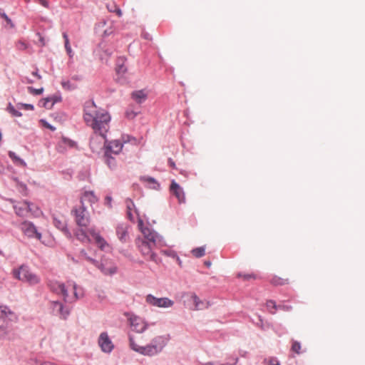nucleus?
Returning a JSON list of instances; mask_svg holds the SVG:
<instances>
[{
  "label": "nucleus",
  "instance_id": "nucleus-1",
  "mask_svg": "<svg viewBox=\"0 0 365 365\" xmlns=\"http://www.w3.org/2000/svg\"><path fill=\"white\" fill-rule=\"evenodd\" d=\"M83 119L86 125L93 129L94 134L106 135L109 130L111 120L109 113L98 108L93 101L86 103Z\"/></svg>",
  "mask_w": 365,
  "mask_h": 365
},
{
  "label": "nucleus",
  "instance_id": "nucleus-2",
  "mask_svg": "<svg viewBox=\"0 0 365 365\" xmlns=\"http://www.w3.org/2000/svg\"><path fill=\"white\" fill-rule=\"evenodd\" d=\"M143 238L138 237L135 240V245L143 258L148 261L154 262L156 264L160 262L155 252L156 242L158 236L150 230H143Z\"/></svg>",
  "mask_w": 365,
  "mask_h": 365
},
{
  "label": "nucleus",
  "instance_id": "nucleus-3",
  "mask_svg": "<svg viewBox=\"0 0 365 365\" xmlns=\"http://www.w3.org/2000/svg\"><path fill=\"white\" fill-rule=\"evenodd\" d=\"M166 344V340L163 336H157L146 345L137 344L133 337H130V346L134 351L145 355L154 356L162 351Z\"/></svg>",
  "mask_w": 365,
  "mask_h": 365
},
{
  "label": "nucleus",
  "instance_id": "nucleus-4",
  "mask_svg": "<svg viewBox=\"0 0 365 365\" xmlns=\"http://www.w3.org/2000/svg\"><path fill=\"white\" fill-rule=\"evenodd\" d=\"M50 287L53 292L62 295L66 302H72L83 296L82 293L77 292V286L73 282H68L67 284L53 282L50 284Z\"/></svg>",
  "mask_w": 365,
  "mask_h": 365
},
{
  "label": "nucleus",
  "instance_id": "nucleus-5",
  "mask_svg": "<svg viewBox=\"0 0 365 365\" xmlns=\"http://www.w3.org/2000/svg\"><path fill=\"white\" fill-rule=\"evenodd\" d=\"M75 235L76 238L82 242H90L91 239L89 235L91 236L98 248L103 251L110 248V245L94 227L89 228L87 231L82 228L78 229L75 232Z\"/></svg>",
  "mask_w": 365,
  "mask_h": 365
},
{
  "label": "nucleus",
  "instance_id": "nucleus-6",
  "mask_svg": "<svg viewBox=\"0 0 365 365\" xmlns=\"http://www.w3.org/2000/svg\"><path fill=\"white\" fill-rule=\"evenodd\" d=\"M13 276L15 279L27 283L29 285H36L40 283L41 278L34 273L29 267L21 265L12 270Z\"/></svg>",
  "mask_w": 365,
  "mask_h": 365
},
{
  "label": "nucleus",
  "instance_id": "nucleus-7",
  "mask_svg": "<svg viewBox=\"0 0 365 365\" xmlns=\"http://www.w3.org/2000/svg\"><path fill=\"white\" fill-rule=\"evenodd\" d=\"M11 322L9 318L1 319L0 322V339L13 341L16 338L15 329L9 324Z\"/></svg>",
  "mask_w": 365,
  "mask_h": 365
},
{
  "label": "nucleus",
  "instance_id": "nucleus-8",
  "mask_svg": "<svg viewBox=\"0 0 365 365\" xmlns=\"http://www.w3.org/2000/svg\"><path fill=\"white\" fill-rule=\"evenodd\" d=\"M187 307L193 310H202L208 308L209 303L200 299L195 293H187L185 294Z\"/></svg>",
  "mask_w": 365,
  "mask_h": 365
},
{
  "label": "nucleus",
  "instance_id": "nucleus-9",
  "mask_svg": "<svg viewBox=\"0 0 365 365\" xmlns=\"http://www.w3.org/2000/svg\"><path fill=\"white\" fill-rule=\"evenodd\" d=\"M145 302L150 305L160 308H168L174 304V302L168 297L157 298L152 294L146 296Z\"/></svg>",
  "mask_w": 365,
  "mask_h": 365
},
{
  "label": "nucleus",
  "instance_id": "nucleus-10",
  "mask_svg": "<svg viewBox=\"0 0 365 365\" xmlns=\"http://www.w3.org/2000/svg\"><path fill=\"white\" fill-rule=\"evenodd\" d=\"M19 229L27 237H35L41 240V234L37 230L35 225L29 221H24L19 225Z\"/></svg>",
  "mask_w": 365,
  "mask_h": 365
},
{
  "label": "nucleus",
  "instance_id": "nucleus-11",
  "mask_svg": "<svg viewBox=\"0 0 365 365\" xmlns=\"http://www.w3.org/2000/svg\"><path fill=\"white\" fill-rule=\"evenodd\" d=\"M75 215V220L80 227H86L89 223V215L86 211V207L81 205L72 211Z\"/></svg>",
  "mask_w": 365,
  "mask_h": 365
},
{
  "label": "nucleus",
  "instance_id": "nucleus-12",
  "mask_svg": "<svg viewBox=\"0 0 365 365\" xmlns=\"http://www.w3.org/2000/svg\"><path fill=\"white\" fill-rule=\"evenodd\" d=\"M106 135L94 134L90 141V147L93 152H98L106 143Z\"/></svg>",
  "mask_w": 365,
  "mask_h": 365
},
{
  "label": "nucleus",
  "instance_id": "nucleus-13",
  "mask_svg": "<svg viewBox=\"0 0 365 365\" xmlns=\"http://www.w3.org/2000/svg\"><path fill=\"white\" fill-rule=\"evenodd\" d=\"M98 344L101 350L104 352L109 353L113 349V344L110 339L106 332H103L98 338Z\"/></svg>",
  "mask_w": 365,
  "mask_h": 365
},
{
  "label": "nucleus",
  "instance_id": "nucleus-14",
  "mask_svg": "<svg viewBox=\"0 0 365 365\" xmlns=\"http://www.w3.org/2000/svg\"><path fill=\"white\" fill-rule=\"evenodd\" d=\"M171 193L178 199L179 203L185 202V195L182 187L173 180L170 187Z\"/></svg>",
  "mask_w": 365,
  "mask_h": 365
},
{
  "label": "nucleus",
  "instance_id": "nucleus-15",
  "mask_svg": "<svg viewBox=\"0 0 365 365\" xmlns=\"http://www.w3.org/2000/svg\"><path fill=\"white\" fill-rule=\"evenodd\" d=\"M14 208L16 215L22 217L26 216L29 212H33L31 205L26 201L17 202L14 206Z\"/></svg>",
  "mask_w": 365,
  "mask_h": 365
},
{
  "label": "nucleus",
  "instance_id": "nucleus-16",
  "mask_svg": "<svg viewBox=\"0 0 365 365\" xmlns=\"http://www.w3.org/2000/svg\"><path fill=\"white\" fill-rule=\"evenodd\" d=\"M130 325L136 332H143L146 329L145 322L138 317H133L130 319Z\"/></svg>",
  "mask_w": 365,
  "mask_h": 365
},
{
  "label": "nucleus",
  "instance_id": "nucleus-17",
  "mask_svg": "<svg viewBox=\"0 0 365 365\" xmlns=\"http://www.w3.org/2000/svg\"><path fill=\"white\" fill-rule=\"evenodd\" d=\"M96 251L89 249L88 250H81L79 254V257L84 260L97 265L98 262L93 258L96 256Z\"/></svg>",
  "mask_w": 365,
  "mask_h": 365
},
{
  "label": "nucleus",
  "instance_id": "nucleus-18",
  "mask_svg": "<svg viewBox=\"0 0 365 365\" xmlns=\"http://www.w3.org/2000/svg\"><path fill=\"white\" fill-rule=\"evenodd\" d=\"M106 153H111L113 154H118L123 148V142L118 140H114L109 142L106 146Z\"/></svg>",
  "mask_w": 365,
  "mask_h": 365
},
{
  "label": "nucleus",
  "instance_id": "nucleus-19",
  "mask_svg": "<svg viewBox=\"0 0 365 365\" xmlns=\"http://www.w3.org/2000/svg\"><path fill=\"white\" fill-rule=\"evenodd\" d=\"M9 318L11 321L16 322L18 319L16 314L6 306H0V322L2 319Z\"/></svg>",
  "mask_w": 365,
  "mask_h": 365
},
{
  "label": "nucleus",
  "instance_id": "nucleus-20",
  "mask_svg": "<svg viewBox=\"0 0 365 365\" xmlns=\"http://www.w3.org/2000/svg\"><path fill=\"white\" fill-rule=\"evenodd\" d=\"M116 235L121 242H126L129 237L127 225L124 224L118 225L116 227Z\"/></svg>",
  "mask_w": 365,
  "mask_h": 365
},
{
  "label": "nucleus",
  "instance_id": "nucleus-21",
  "mask_svg": "<svg viewBox=\"0 0 365 365\" xmlns=\"http://www.w3.org/2000/svg\"><path fill=\"white\" fill-rule=\"evenodd\" d=\"M131 98L138 103H142L148 98V92L145 90H139L132 92Z\"/></svg>",
  "mask_w": 365,
  "mask_h": 365
},
{
  "label": "nucleus",
  "instance_id": "nucleus-22",
  "mask_svg": "<svg viewBox=\"0 0 365 365\" xmlns=\"http://www.w3.org/2000/svg\"><path fill=\"white\" fill-rule=\"evenodd\" d=\"M97 201V197L93 192H85L81 198V205L85 207L86 203L91 205L95 203Z\"/></svg>",
  "mask_w": 365,
  "mask_h": 365
},
{
  "label": "nucleus",
  "instance_id": "nucleus-23",
  "mask_svg": "<svg viewBox=\"0 0 365 365\" xmlns=\"http://www.w3.org/2000/svg\"><path fill=\"white\" fill-rule=\"evenodd\" d=\"M98 268H99L105 274H112L115 273L116 267L113 264H99L98 262L97 265H96Z\"/></svg>",
  "mask_w": 365,
  "mask_h": 365
},
{
  "label": "nucleus",
  "instance_id": "nucleus-24",
  "mask_svg": "<svg viewBox=\"0 0 365 365\" xmlns=\"http://www.w3.org/2000/svg\"><path fill=\"white\" fill-rule=\"evenodd\" d=\"M106 8L110 12L115 13L118 16L120 17L122 16V11L120 8L116 5V4L113 1H109L106 4Z\"/></svg>",
  "mask_w": 365,
  "mask_h": 365
},
{
  "label": "nucleus",
  "instance_id": "nucleus-25",
  "mask_svg": "<svg viewBox=\"0 0 365 365\" xmlns=\"http://www.w3.org/2000/svg\"><path fill=\"white\" fill-rule=\"evenodd\" d=\"M53 309L57 310L62 318L66 319L67 316L69 314V312L68 310H63V307L61 303L58 302H53Z\"/></svg>",
  "mask_w": 365,
  "mask_h": 365
},
{
  "label": "nucleus",
  "instance_id": "nucleus-26",
  "mask_svg": "<svg viewBox=\"0 0 365 365\" xmlns=\"http://www.w3.org/2000/svg\"><path fill=\"white\" fill-rule=\"evenodd\" d=\"M9 156L16 165L26 167V163L13 151L9 152Z\"/></svg>",
  "mask_w": 365,
  "mask_h": 365
},
{
  "label": "nucleus",
  "instance_id": "nucleus-27",
  "mask_svg": "<svg viewBox=\"0 0 365 365\" xmlns=\"http://www.w3.org/2000/svg\"><path fill=\"white\" fill-rule=\"evenodd\" d=\"M270 283L274 286H282L289 283V279L287 278H282L278 276H274L270 279Z\"/></svg>",
  "mask_w": 365,
  "mask_h": 365
},
{
  "label": "nucleus",
  "instance_id": "nucleus-28",
  "mask_svg": "<svg viewBox=\"0 0 365 365\" xmlns=\"http://www.w3.org/2000/svg\"><path fill=\"white\" fill-rule=\"evenodd\" d=\"M191 252L193 256L199 258V257H201L205 255V247H197V248L193 249Z\"/></svg>",
  "mask_w": 365,
  "mask_h": 365
},
{
  "label": "nucleus",
  "instance_id": "nucleus-29",
  "mask_svg": "<svg viewBox=\"0 0 365 365\" xmlns=\"http://www.w3.org/2000/svg\"><path fill=\"white\" fill-rule=\"evenodd\" d=\"M266 307L268 309L269 312L272 314H275L277 308L279 307L277 306L275 302L272 300L267 301L266 303Z\"/></svg>",
  "mask_w": 365,
  "mask_h": 365
},
{
  "label": "nucleus",
  "instance_id": "nucleus-30",
  "mask_svg": "<svg viewBox=\"0 0 365 365\" xmlns=\"http://www.w3.org/2000/svg\"><path fill=\"white\" fill-rule=\"evenodd\" d=\"M63 37L65 40V48H66V50L68 53V54L71 57L73 56V51H72V49H71V47L70 46V43H69V40H68V35L66 33H63Z\"/></svg>",
  "mask_w": 365,
  "mask_h": 365
},
{
  "label": "nucleus",
  "instance_id": "nucleus-31",
  "mask_svg": "<svg viewBox=\"0 0 365 365\" xmlns=\"http://www.w3.org/2000/svg\"><path fill=\"white\" fill-rule=\"evenodd\" d=\"M125 204H126V207H127V210H128V217L130 218V220H132L133 217H132L131 211L135 207V205H134L133 202L130 199L126 200Z\"/></svg>",
  "mask_w": 365,
  "mask_h": 365
},
{
  "label": "nucleus",
  "instance_id": "nucleus-32",
  "mask_svg": "<svg viewBox=\"0 0 365 365\" xmlns=\"http://www.w3.org/2000/svg\"><path fill=\"white\" fill-rule=\"evenodd\" d=\"M54 223H55V225H56V227L57 228H58V229H60V230H61L63 231H65V232H68L70 235V233L68 232V230H67V228L66 227V224H65L64 222H62V221L55 218L54 219Z\"/></svg>",
  "mask_w": 365,
  "mask_h": 365
},
{
  "label": "nucleus",
  "instance_id": "nucleus-33",
  "mask_svg": "<svg viewBox=\"0 0 365 365\" xmlns=\"http://www.w3.org/2000/svg\"><path fill=\"white\" fill-rule=\"evenodd\" d=\"M301 349L302 346L300 343L297 341H293L291 348L292 351L297 354H301Z\"/></svg>",
  "mask_w": 365,
  "mask_h": 365
},
{
  "label": "nucleus",
  "instance_id": "nucleus-34",
  "mask_svg": "<svg viewBox=\"0 0 365 365\" xmlns=\"http://www.w3.org/2000/svg\"><path fill=\"white\" fill-rule=\"evenodd\" d=\"M106 162L110 168L115 166V160L113 158L110 157L108 153H106Z\"/></svg>",
  "mask_w": 365,
  "mask_h": 365
},
{
  "label": "nucleus",
  "instance_id": "nucleus-35",
  "mask_svg": "<svg viewBox=\"0 0 365 365\" xmlns=\"http://www.w3.org/2000/svg\"><path fill=\"white\" fill-rule=\"evenodd\" d=\"M7 109L13 116L19 117L21 115V113L19 111L16 110L11 104L9 105Z\"/></svg>",
  "mask_w": 365,
  "mask_h": 365
},
{
  "label": "nucleus",
  "instance_id": "nucleus-36",
  "mask_svg": "<svg viewBox=\"0 0 365 365\" xmlns=\"http://www.w3.org/2000/svg\"><path fill=\"white\" fill-rule=\"evenodd\" d=\"M16 48L19 49V50H21V51H24V50H26L27 48H28V45L27 43L22 41V40H19L16 42Z\"/></svg>",
  "mask_w": 365,
  "mask_h": 365
},
{
  "label": "nucleus",
  "instance_id": "nucleus-37",
  "mask_svg": "<svg viewBox=\"0 0 365 365\" xmlns=\"http://www.w3.org/2000/svg\"><path fill=\"white\" fill-rule=\"evenodd\" d=\"M28 90H29V93L33 94V95H40V94L42 93V92L43 91V88L36 89V88H34L32 87H29Z\"/></svg>",
  "mask_w": 365,
  "mask_h": 365
},
{
  "label": "nucleus",
  "instance_id": "nucleus-38",
  "mask_svg": "<svg viewBox=\"0 0 365 365\" xmlns=\"http://www.w3.org/2000/svg\"><path fill=\"white\" fill-rule=\"evenodd\" d=\"M265 363H268V365H280L279 361L274 357L269 358L264 360Z\"/></svg>",
  "mask_w": 365,
  "mask_h": 365
},
{
  "label": "nucleus",
  "instance_id": "nucleus-39",
  "mask_svg": "<svg viewBox=\"0 0 365 365\" xmlns=\"http://www.w3.org/2000/svg\"><path fill=\"white\" fill-rule=\"evenodd\" d=\"M237 277L243 278L245 280H247V279H252V278L253 279L255 278V277L253 274H240V273L237 274Z\"/></svg>",
  "mask_w": 365,
  "mask_h": 365
},
{
  "label": "nucleus",
  "instance_id": "nucleus-40",
  "mask_svg": "<svg viewBox=\"0 0 365 365\" xmlns=\"http://www.w3.org/2000/svg\"><path fill=\"white\" fill-rule=\"evenodd\" d=\"M41 122L42 125H43L44 127H46V128H47L50 129L51 130H53H53H56V128H55V127H53V126H52L51 125H50L49 123H48L46 120H41Z\"/></svg>",
  "mask_w": 365,
  "mask_h": 365
},
{
  "label": "nucleus",
  "instance_id": "nucleus-41",
  "mask_svg": "<svg viewBox=\"0 0 365 365\" xmlns=\"http://www.w3.org/2000/svg\"><path fill=\"white\" fill-rule=\"evenodd\" d=\"M162 254L164 255L172 257H176L175 253L174 252H173V251L163 250L162 251Z\"/></svg>",
  "mask_w": 365,
  "mask_h": 365
},
{
  "label": "nucleus",
  "instance_id": "nucleus-42",
  "mask_svg": "<svg viewBox=\"0 0 365 365\" xmlns=\"http://www.w3.org/2000/svg\"><path fill=\"white\" fill-rule=\"evenodd\" d=\"M138 227L140 229V230L141 231V232L143 233V230H150L148 227H144V223H143V221L142 220H138Z\"/></svg>",
  "mask_w": 365,
  "mask_h": 365
},
{
  "label": "nucleus",
  "instance_id": "nucleus-43",
  "mask_svg": "<svg viewBox=\"0 0 365 365\" xmlns=\"http://www.w3.org/2000/svg\"><path fill=\"white\" fill-rule=\"evenodd\" d=\"M1 16L6 20V21L11 25V27H13L14 25L11 22V20L8 17V16L5 14H3Z\"/></svg>",
  "mask_w": 365,
  "mask_h": 365
},
{
  "label": "nucleus",
  "instance_id": "nucleus-44",
  "mask_svg": "<svg viewBox=\"0 0 365 365\" xmlns=\"http://www.w3.org/2000/svg\"><path fill=\"white\" fill-rule=\"evenodd\" d=\"M168 163L169 165L174 169L176 168V165H175V163H174V161L171 159V158H169L168 159Z\"/></svg>",
  "mask_w": 365,
  "mask_h": 365
},
{
  "label": "nucleus",
  "instance_id": "nucleus-45",
  "mask_svg": "<svg viewBox=\"0 0 365 365\" xmlns=\"http://www.w3.org/2000/svg\"><path fill=\"white\" fill-rule=\"evenodd\" d=\"M39 3L45 7L48 6V2L46 0H39Z\"/></svg>",
  "mask_w": 365,
  "mask_h": 365
},
{
  "label": "nucleus",
  "instance_id": "nucleus-46",
  "mask_svg": "<svg viewBox=\"0 0 365 365\" xmlns=\"http://www.w3.org/2000/svg\"><path fill=\"white\" fill-rule=\"evenodd\" d=\"M126 115L129 118H133L136 115V113L133 112H127Z\"/></svg>",
  "mask_w": 365,
  "mask_h": 365
},
{
  "label": "nucleus",
  "instance_id": "nucleus-47",
  "mask_svg": "<svg viewBox=\"0 0 365 365\" xmlns=\"http://www.w3.org/2000/svg\"><path fill=\"white\" fill-rule=\"evenodd\" d=\"M125 70H126V69H125L123 66H119V67L117 68V71H118V73H124V72H125Z\"/></svg>",
  "mask_w": 365,
  "mask_h": 365
},
{
  "label": "nucleus",
  "instance_id": "nucleus-48",
  "mask_svg": "<svg viewBox=\"0 0 365 365\" xmlns=\"http://www.w3.org/2000/svg\"><path fill=\"white\" fill-rule=\"evenodd\" d=\"M32 76L36 77L38 80H40L41 78V76L38 74L36 71L32 72Z\"/></svg>",
  "mask_w": 365,
  "mask_h": 365
},
{
  "label": "nucleus",
  "instance_id": "nucleus-49",
  "mask_svg": "<svg viewBox=\"0 0 365 365\" xmlns=\"http://www.w3.org/2000/svg\"><path fill=\"white\" fill-rule=\"evenodd\" d=\"M146 180L148 182L155 183V185L159 186L158 184L155 182V179H153L152 178H148Z\"/></svg>",
  "mask_w": 365,
  "mask_h": 365
},
{
  "label": "nucleus",
  "instance_id": "nucleus-50",
  "mask_svg": "<svg viewBox=\"0 0 365 365\" xmlns=\"http://www.w3.org/2000/svg\"><path fill=\"white\" fill-rule=\"evenodd\" d=\"M50 101H51V99L50 98H46L43 100V106L45 107H48V103H49Z\"/></svg>",
  "mask_w": 365,
  "mask_h": 365
},
{
  "label": "nucleus",
  "instance_id": "nucleus-51",
  "mask_svg": "<svg viewBox=\"0 0 365 365\" xmlns=\"http://www.w3.org/2000/svg\"><path fill=\"white\" fill-rule=\"evenodd\" d=\"M4 279L3 277H0V290H1L4 287Z\"/></svg>",
  "mask_w": 365,
  "mask_h": 365
},
{
  "label": "nucleus",
  "instance_id": "nucleus-52",
  "mask_svg": "<svg viewBox=\"0 0 365 365\" xmlns=\"http://www.w3.org/2000/svg\"><path fill=\"white\" fill-rule=\"evenodd\" d=\"M279 308H282L284 310H290L292 309V307H290V306H279Z\"/></svg>",
  "mask_w": 365,
  "mask_h": 365
},
{
  "label": "nucleus",
  "instance_id": "nucleus-53",
  "mask_svg": "<svg viewBox=\"0 0 365 365\" xmlns=\"http://www.w3.org/2000/svg\"><path fill=\"white\" fill-rule=\"evenodd\" d=\"M26 82H27L28 83H34V80H32V79H30V78H26Z\"/></svg>",
  "mask_w": 365,
  "mask_h": 365
},
{
  "label": "nucleus",
  "instance_id": "nucleus-54",
  "mask_svg": "<svg viewBox=\"0 0 365 365\" xmlns=\"http://www.w3.org/2000/svg\"><path fill=\"white\" fill-rule=\"evenodd\" d=\"M205 264L207 267H210L211 265V262H205Z\"/></svg>",
  "mask_w": 365,
  "mask_h": 365
},
{
  "label": "nucleus",
  "instance_id": "nucleus-55",
  "mask_svg": "<svg viewBox=\"0 0 365 365\" xmlns=\"http://www.w3.org/2000/svg\"><path fill=\"white\" fill-rule=\"evenodd\" d=\"M237 361H238V359H237V358H236V359L234 360L233 363H232V364H230V365H235V364H237Z\"/></svg>",
  "mask_w": 365,
  "mask_h": 365
},
{
  "label": "nucleus",
  "instance_id": "nucleus-56",
  "mask_svg": "<svg viewBox=\"0 0 365 365\" xmlns=\"http://www.w3.org/2000/svg\"><path fill=\"white\" fill-rule=\"evenodd\" d=\"M111 32L108 33L107 31H105L104 34L105 36L109 35Z\"/></svg>",
  "mask_w": 365,
  "mask_h": 365
},
{
  "label": "nucleus",
  "instance_id": "nucleus-57",
  "mask_svg": "<svg viewBox=\"0 0 365 365\" xmlns=\"http://www.w3.org/2000/svg\"><path fill=\"white\" fill-rule=\"evenodd\" d=\"M106 199L108 200V201H110L111 200V198L110 197H107Z\"/></svg>",
  "mask_w": 365,
  "mask_h": 365
}]
</instances>
